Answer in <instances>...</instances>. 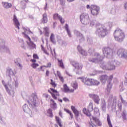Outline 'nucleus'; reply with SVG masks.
Returning a JSON list of instances; mask_svg holds the SVG:
<instances>
[{"label":"nucleus","mask_w":127,"mask_h":127,"mask_svg":"<svg viewBox=\"0 0 127 127\" xmlns=\"http://www.w3.org/2000/svg\"><path fill=\"white\" fill-rule=\"evenodd\" d=\"M95 56L97 57L95 58H89V61L90 62H92V63H98L100 64V67L102 69H105L106 70H115L116 66H119L121 63L118 61H116L113 59L111 62H109L107 64L104 63L103 60L104 59V57L102 55H100V54L96 53L94 54Z\"/></svg>","instance_id":"obj_1"},{"label":"nucleus","mask_w":127,"mask_h":127,"mask_svg":"<svg viewBox=\"0 0 127 127\" xmlns=\"http://www.w3.org/2000/svg\"><path fill=\"white\" fill-rule=\"evenodd\" d=\"M96 34L98 35L99 37H105L108 33V30L106 27L101 24H97L96 25Z\"/></svg>","instance_id":"obj_2"},{"label":"nucleus","mask_w":127,"mask_h":127,"mask_svg":"<svg viewBox=\"0 0 127 127\" xmlns=\"http://www.w3.org/2000/svg\"><path fill=\"white\" fill-rule=\"evenodd\" d=\"M114 36L115 40L119 42H122L125 39V33L121 29L117 28L114 33Z\"/></svg>","instance_id":"obj_3"},{"label":"nucleus","mask_w":127,"mask_h":127,"mask_svg":"<svg viewBox=\"0 0 127 127\" xmlns=\"http://www.w3.org/2000/svg\"><path fill=\"white\" fill-rule=\"evenodd\" d=\"M70 64L74 67V68L76 69V74L77 75H81L83 71H82V68H83V64H82L78 63L77 62H75L72 61L70 62Z\"/></svg>","instance_id":"obj_4"},{"label":"nucleus","mask_w":127,"mask_h":127,"mask_svg":"<svg viewBox=\"0 0 127 127\" xmlns=\"http://www.w3.org/2000/svg\"><path fill=\"white\" fill-rule=\"evenodd\" d=\"M103 54L105 57L110 59L114 55V50L109 47H105L102 49Z\"/></svg>","instance_id":"obj_5"},{"label":"nucleus","mask_w":127,"mask_h":127,"mask_svg":"<svg viewBox=\"0 0 127 127\" xmlns=\"http://www.w3.org/2000/svg\"><path fill=\"white\" fill-rule=\"evenodd\" d=\"M83 83H84L85 85H87V86H98V85H100V82L98 81L97 80L85 78L84 79L82 80Z\"/></svg>","instance_id":"obj_6"},{"label":"nucleus","mask_w":127,"mask_h":127,"mask_svg":"<svg viewBox=\"0 0 127 127\" xmlns=\"http://www.w3.org/2000/svg\"><path fill=\"white\" fill-rule=\"evenodd\" d=\"M30 101L32 104H30L29 101H27L28 104H29V106L32 108V109H34V108H36L37 107V96L34 94L31 98H30Z\"/></svg>","instance_id":"obj_7"},{"label":"nucleus","mask_w":127,"mask_h":127,"mask_svg":"<svg viewBox=\"0 0 127 127\" xmlns=\"http://www.w3.org/2000/svg\"><path fill=\"white\" fill-rule=\"evenodd\" d=\"M117 54L121 58L127 59V52L124 48H120L118 49Z\"/></svg>","instance_id":"obj_8"},{"label":"nucleus","mask_w":127,"mask_h":127,"mask_svg":"<svg viewBox=\"0 0 127 127\" xmlns=\"http://www.w3.org/2000/svg\"><path fill=\"white\" fill-rule=\"evenodd\" d=\"M80 19L82 24H87L89 23V15L87 13H83L80 15Z\"/></svg>","instance_id":"obj_9"},{"label":"nucleus","mask_w":127,"mask_h":127,"mask_svg":"<svg viewBox=\"0 0 127 127\" xmlns=\"http://www.w3.org/2000/svg\"><path fill=\"white\" fill-rule=\"evenodd\" d=\"M90 7L92 14L93 15H97L99 13V11H100V7L96 5H91Z\"/></svg>","instance_id":"obj_10"},{"label":"nucleus","mask_w":127,"mask_h":127,"mask_svg":"<svg viewBox=\"0 0 127 127\" xmlns=\"http://www.w3.org/2000/svg\"><path fill=\"white\" fill-rule=\"evenodd\" d=\"M100 106L103 113H106L107 110V103L105 99L102 98L101 99Z\"/></svg>","instance_id":"obj_11"},{"label":"nucleus","mask_w":127,"mask_h":127,"mask_svg":"<svg viewBox=\"0 0 127 127\" xmlns=\"http://www.w3.org/2000/svg\"><path fill=\"white\" fill-rule=\"evenodd\" d=\"M89 97L91 98V99H93L95 104H97V105L100 104V97L98 95L93 94H89Z\"/></svg>","instance_id":"obj_12"},{"label":"nucleus","mask_w":127,"mask_h":127,"mask_svg":"<svg viewBox=\"0 0 127 127\" xmlns=\"http://www.w3.org/2000/svg\"><path fill=\"white\" fill-rule=\"evenodd\" d=\"M23 110L24 113H26L27 114H28V115H29L30 117L31 118H32V112H31V111L30 110L29 108H28V105H27V104H25L23 106Z\"/></svg>","instance_id":"obj_13"},{"label":"nucleus","mask_w":127,"mask_h":127,"mask_svg":"<svg viewBox=\"0 0 127 127\" xmlns=\"http://www.w3.org/2000/svg\"><path fill=\"white\" fill-rule=\"evenodd\" d=\"M74 32V34L76 35L77 37H79L80 42H83V41L85 40V38H84L83 34H81L80 32H79V31L75 30Z\"/></svg>","instance_id":"obj_14"},{"label":"nucleus","mask_w":127,"mask_h":127,"mask_svg":"<svg viewBox=\"0 0 127 127\" xmlns=\"http://www.w3.org/2000/svg\"><path fill=\"white\" fill-rule=\"evenodd\" d=\"M6 75L8 76L10 78V81L11 80V76L14 75V72L13 70L9 67H7L6 69Z\"/></svg>","instance_id":"obj_15"},{"label":"nucleus","mask_w":127,"mask_h":127,"mask_svg":"<svg viewBox=\"0 0 127 127\" xmlns=\"http://www.w3.org/2000/svg\"><path fill=\"white\" fill-rule=\"evenodd\" d=\"M13 21L15 26H16L18 29H19V25H20V23H19V21H18V19H17V17L15 14H14L13 15Z\"/></svg>","instance_id":"obj_16"},{"label":"nucleus","mask_w":127,"mask_h":127,"mask_svg":"<svg viewBox=\"0 0 127 127\" xmlns=\"http://www.w3.org/2000/svg\"><path fill=\"white\" fill-rule=\"evenodd\" d=\"M77 50L83 56H87V52H86L85 50H83L82 47L80 46V45L77 46Z\"/></svg>","instance_id":"obj_17"},{"label":"nucleus","mask_w":127,"mask_h":127,"mask_svg":"<svg viewBox=\"0 0 127 127\" xmlns=\"http://www.w3.org/2000/svg\"><path fill=\"white\" fill-rule=\"evenodd\" d=\"M100 80L102 84H106V82L108 80V75L105 74L100 76Z\"/></svg>","instance_id":"obj_18"},{"label":"nucleus","mask_w":127,"mask_h":127,"mask_svg":"<svg viewBox=\"0 0 127 127\" xmlns=\"http://www.w3.org/2000/svg\"><path fill=\"white\" fill-rule=\"evenodd\" d=\"M71 109L73 113L74 114L76 118H78V117H79L80 115L79 111H78V110L76 108H75V106H71Z\"/></svg>","instance_id":"obj_19"},{"label":"nucleus","mask_w":127,"mask_h":127,"mask_svg":"<svg viewBox=\"0 0 127 127\" xmlns=\"http://www.w3.org/2000/svg\"><path fill=\"white\" fill-rule=\"evenodd\" d=\"M92 120L94 121V122H95L97 126L98 127H102V122H101V121H100L99 119L97 118L96 117H92Z\"/></svg>","instance_id":"obj_20"},{"label":"nucleus","mask_w":127,"mask_h":127,"mask_svg":"<svg viewBox=\"0 0 127 127\" xmlns=\"http://www.w3.org/2000/svg\"><path fill=\"white\" fill-rule=\"evenodd\" d=\"M26 36H27L28 38V40L29 41H30L29 43H27L28 45L30 47H32V48H35V47H36V45H35L34 44V43H33L32 41H31V39H30V38L29 37H28V35H26Z\"/></svg>","instance_id":"obj_21"},{"label":"nucleus","mask_w":127,"mask_h":127,"mask_svg":"<svg viewBox=\"0 0 127 127\" xmlns=\"http://www.w3.org/2000/svg\"><path fill=\"white\" fill-rule=\"evenodd\" d=\"M2 4L3 6V7H4V8H10V7H11L12 6V5L11 4V3H8L7 2H2Z\"/></svg>","instance_id":"obj_22"},{"label":"nucleus","mask_w":127,"mask_h":127,"mask_svg":"<svg viewBox=\"0 0 127 127\" xmlns=\"http://www.w3.org/2000/svg\"><path fill=\"white\" fill-rule=\"evenodd\" d=\"M69 37H72V35L71 34V31L69 29V25L67 24H65V26H64Z\"/></svg>","instance_id":"obj_23"},{"label":"nucleus","mask_w":127,"mask_h":127,"mask_svg":"<svg viewBox=\"0 0 127 127\" xmlns=\"http://www.w3.org/2000/svg\"><path fill=\"white\" fill-rule=\"evenodd\" d=\"M47 21H48V20L47 19V14H46V13H44L43 14V18L42 19V23H47Z\"/></svg>","instance_id":"obj_24"},{"label":"nucleus","mask_w":127,"mask_h":127,"mask_svg":"<svg viewBox=\"0 0 127 127\" xmlns=\"http://www.w3.org/2000/svg\"><path fill=\"white\" fill-rule=\"evenodd\" d=\"M121 116L123 118V121H127V113L126 110H124L122 113H121Z\"/></svg>","instance_id":"obj_25"},{"label":"nucleus","mask_w":127,"mask_h":127,"mask_svg":"<svg viewBox=\"0 0 127 127\" xmlns=\"http://www.w3.org/2000/svg\"><path fill=\"white\" fill-rule=\"evenodd\" d=\"M10 84V86H15L16 88L18 87V81H17V79H14L13 81H12V84L8 82V85Z\"/></svg>","instance_id":"obj_26"},{"label":"nucleus","mask_w":127,"mask_h":127,"mask_svg":"<svg viewBox=\"0 0 127 127\" xmlns=\"http://www.w3.org/2000/svg\"><path fill=\"white\" fill-rule=\"evenodd\" d=\"M50 39L52 43L53 44H56V40H55V36L54 35V34H51Z\"/></svg>","instance_id":"obj_27"},{"label":"nucleus","mask_w":127,"mask_h":127,"mask_svg":"<svg viewBox=\"0 0 127 127\" xmlns=\"http://www.w3.org/2000/svg\"><path fill=\"white\" fill-rule=\"evenodd\" d=\"M58 42L59 43L60 45H61L62 46H67V43L66 42L63 41L62 39H59L58 40Z\"/></svg>","instance_id":"obj_28"},{"label":"nucleus","mask_w":127,"mask_h":127,"mask_svg":"<svg viewBox=\"0 0 127 127\" xmlns=\"http://www.w3.org/2000/svg\"><path fill=\"white\" fill-rule=\"evenodd\" d=\"M107 120L109 127H113V125H112V122L111 121V118H110V115H109V114H107Z\"/></svg>","instance_id":"obj_29"},{"label":"nucleus","mask_w":127,"mask_h":127,"mask_svg":"<svg viewBox=\"0 0 127 127\" xmlns=\"http://www.w3.org/2000/svg\"><path fill=\"white\" fill-rule=\"evenodd\" d=\"M51 105L52 106V108L55 110L57 108V104L55 103V101L53 99H51Z\"/></svg>","instance_id":"obj_30"},{"label":"nucleus","mask_w":127,"mask_h":127,"mask_svg":"<svg viewBox=\"0 0 127 127\" xmlns=\"http://www.w3.org/2000/svg\"><path fill=\"white\" fill-rule=\"evenodd\" d=\"M113 84H112V81H108V84H107V91L108 92H110L111 89H112V87Z\"/></svg>","instance_id":"obj_31"},{"label":"nucleus","mask_w":127,"mask_h":127,"mask_svg":"<svg viewBox=\"0 0 127 127\" xmlns=\"http://www.w3.org/2000/svg\"><path fill=\"white\" fill-rule=\"evenodd\" d=\"M5 44V41L4 40L1 39H0V49H1L2 48L4 47Z\"/></svg>","instance_id":"obj_32"},{"label":"nucleus","mask_w":127,"mask_h":127,"mask_svg":"<svg viewBox=\"0 0 127 127\" xmlns=\"http://www.w3.org/2000/svg\"><path fill=\"white\" fill-rule=\"evenodd\" d=\"M44 31L45 36L49 37V29L47 27H45L44 28Z\"/></svg>","instance_id":"obj_33"},{"label":"nucleus","mask_w":127,"mask_h":127,"mask_svg":"<svg viewBox=\"0 0 127 127\" xmlns=\"http://www.w3.org/2000/svg\"><path fill=\"white\" fill-rule=\"evenodd\" d=\"M0 50H2L4 52H6V53H10L9 49L7 47H5V46H4V47L0 49Z\"/></svg>","instance_id":"obj_34"},{"label":"nucleus","mask_w":127,"mask_h":127,"mask_svg":"<svg viewBox=\"0 0 127 127\" xmlns=\"http://www.w3.org/2000/svg\"><path fill=\"white\" fill-rule=\"evenodd\" d=\"M58 63H59V65L60 66V67H61V68H64V64L63 63V61L62 60H59L58 59Z\"/></svg>","instance_id":"obj_35"},{"label":"nucleus","mask_w":127,"mask_h":127,"mask_svg":"<svg viewBox=\"0 0 127 127\" xmlns=\"http://www.w3.org/2000/svg\"><path fill=\"white\" fill-rule=\"evenodd\" d=\"M6 92L8 93V95L13 97V95H14V91H13L12 90H9V89H8V88L6 89Z\"/></svg>","instance_id":"obj_36"},{"label":"nucleus","mask_w":127,"mask_h":127,"mask_svg":"<svg viewBox=\"0 0 127 127\" xmlns=\"http://www.w3.org/2000/svg\"><path fill=\"white\" fill-rule=\"evenodd\" d=\"M51 95L52 97L53 98V99H54V100H57V97H56V96L58 97L60 96V94H59V92H58V91L56 92V94L55 93H51Z\"/></svg>","instance_id":"obj_37"},{"label":"nucleus","mask_w":127,"mask_h":127,"mask_svg":"<svg viewBox=\"0 0 127 127\" xmlns=\"http://www.w3.org/2000/svg\"><path fill=\"white\" fill-rule=\"evenodd\" d=\"M47 114H49L48 116L50 118H53V113L52 112V109H49L47 110Z\"/></svg>","instance_id":"obj_38"},{"label":"nucleus","mask_w":127,"mask_h":127,"mask_svg":"<svg viewBox=\"0 0 127 127\" xmlns=\"http://www.w3.org/2000/svg\"><path fill=\"white\" fill-rule=\"evenodd\" d=\"M64 93H68V92H70V89L67 86V84L64 85Z\"/></svg>","instance_id":"obj_39"},{"label":"nucleus","mask_w":127,"mask_h":127,"mask_svg":"<svg viewBox=\"0 0 127 127\" xmlns=\"http://www.w3.org/2000/svg\"><path fill=\"white\" fill-rule=\"evenodd\" d=\"M64 112H66L67 114H69V116H70L71 119H73V114H72V112H71V111H70V110H69L66 108H64Z\"/></svg>","instance_id":"obj_40"},{"label":"nucleus","mask_w":127,"mask_h":127,"mask_svg":"<svg viewBox=\"0 0 127 127\" xmlns=\"http://www.w3.org/2000/svg\"><path fill=\"white\" fill-rule=\"evenodd\" d=\"M88 112H93L94 108H93V104H90L87 109Z\"/></svg>","instance_id":"obj_41"},{"label":"nucleus","mask_w":127,"mask_h":127,"mask_svg":"<svg viewBox=\"0 0 127 127\" xmlns=\"http://www.w3.org/2000/svg\"><path fill=\"white\" fill-rule=\"evenodd\" d=\"M94 114L96 116H100V112L98 108H94Z\"/></svg>","instance_id":"obj_42"},{"label":"nucleus","mask_w":127,"mask_h":127,"mask_svg":"<svg viewBox=\"0 0 127 127\" xmlns=\"http://www.w3.org/2000/svg\"><path fill=\"white\" fill-rule=\"evenodd\" d=\"M72 87L73 88V89H78V84L76 82H74L71 84Z\"/></svg>","instance_id":"obj_43"},{"label":"nucleus","mask_w":127,"mask_h":127,"mask_svg":"<svg viewBox=\"0 0 127 127\" xmlns=\"http://www.w3.org/2000/svg\"><path fill=\"white\" fill-rule=\"evenodd\" d=\"M31 67L33 68V69H36V67H38L39 66V64H38L36 63H33L31 64Z\"/></svg>","instance_id":"obj_44"},{"label":"nucleus","mask_w":127,"mask_h":127,"mask_svg":"<svg viewBox=\"0 0 127 127\" xmlns=\"http://www.w3.org/2000/svg\"><path fill=\"white\" fill-rule=\"evenodd\" d=\"M19 60V59H18L15 60L14 63L16 64V65L19 66V67H21V64H19V62H18Z\"/></svg>","instance_id":"obj_45"},{"label":"nucleus","mask_w":127,"mask_h":127,"mask_svg":"<svg viewBox=\"0 0 127 127\" xmlns=\"http://www.w3.org/2000/svg\"><path fill=\"white\" fill-rule=\"evenodd\" d=\"M41 46L42 50V51H43L44 53H45V54H47V55H49V54L47 53V51H46V50H45L44 47H43L42 45H41Z\"/></svg>","instance_id":"obj_46"},{"label":"nucleus","mask_w":127,"mask_h":127,"mask_svg":"<svg viewBox=\"0 0 127 127\" xmlns=\"http://www.w3.org/2000/svg\"><path fill=\"white\" fill-rule=\"evenodd\" d=\"M59 17H61V16L59 15V14H58V13H56V14H54L53 18H54V19H56L57 18L59 19Z\"/></svg>","instance_id":"obj_47"},{"label":"nucleus","mask_w":127,"mask_h":127,"mask_svg":"<svg viewBox=\"0 0 127 127\" xmlns=\"http://www.w3.org/2000/svg\"><path fill=\"white\" fill-rule=\"evenodd\" d=\"M51 85H52V86H53V87H54V88H55V87H57V84H56V83H55V82L53 81L52 79H51Z\"/></svg>","instance_id":"obj_48"},{"label":"nucleus","mask_w":127,"mask_h":127,"mask_svg":"<svg viewBox=\"0 0 127 127\" xmlns=\"http://www.w3.org/2000/svg\"><path fill=\"white\" fill-rule=\"evenodd\" d=\"M95 24H96V20H93L90 21V25L91 26H94V25H95Z\"/></svg>","instance_id":"obj_49"},{"label":"nucleus","mask_w":127,"mask_h":127,"mask_svg":"<svg viewBox=\"0 0 127 127\" xmlns=\"http://www.w3.org/2000/svg\"><path fill=\"white\" fill-rule=\"evenodd\" d=\"M23 29L24 30L25 32H26V31H28L29 33H32V32H31V31H30V29L28 28H23Z\"/></svg>","instance_id":"obj_50"},{"label":"nucleus","mask_w":127,"mask_h":127,"mask_svg":"<svg viewBox=\"0 0 127 127\" xmlns=\"http://www.w3.org/2000/svg\"><path fill=\"white\" fill-rule=\"evenodd\" d=\"M60 2L61 5H65V0H60Z\"/></svg>","instance_id":"obj_51"},{"label":"nucleus","mask_w":127,"mask_h":127,"mask_svg":"<svg viewBox=\"0 0 127 127\" xmlns=\"http://www.w3.org/2000/svg\"><path fill=\"white\" fill-rule=\"evenodd\" d=\"M0 124H1V125H5V122H4V121H3L1 116H0Z\"/></svg>","instance_id":"obj_52"},{"label":"nucleus","mask_w":127,"mask_h":127,"mask_svg":"<svg viewBox=\"0 0 127 127\" xmlns=\"http://www.w3.org/2000/svg\"><path fill=\"white\" fill-rule=\"evenodd\" d=\"M59 19L60 22L62 23V24H63V23H64V22H65V21L64 20V19H63V18H62V16L59 17Z\"/></svg>","instance_id":"obj_53"},{"label":"nucleus","mask_w":127,"mask_h":127,"mask_svg":"<svg viewBox=\"0 0 127 127\" xmlns=\"http://www.w3.org/2000/svg\"><path fill=\"white\" fill-rule=\"evenodd\" d=\"M113 105H116V104H117V97H114L113 98Z\"/></svg>","instance_id":"obj_54"},{"label":"nucleus","mask_w":127,"mask_h":127,"mask_svg":"<svg viewBox=\"0 0 127 127\" xmlns=\"http://www.w3.org/2000/svg\"><path fill=\"white\" fill-rule=\"evenodd\" d=\"M2 83L3 85V86H4L5 89H6L8 87H7V85H6L5 84V82H4V80H2Z\"/></svg>","instance_id":"obj_55"},{"label":"nucleus","mask_w":127,"mask_h":127,"mask_svg":"<svg viewBox=\"0 0 127 127\" xmlns=\"http://www.w3.org/2000/svg\"><path fill=\"white\" fill-rule=\"evenodd\" d=\"M50 90L53 92V93H52V94H56L58 92L57 90H56L53 88H50Z\"/></svg>","instance_id":"obj_56"},{"label":"nucleus","mask_w":127,"mask_h":127,"mask_svg":"<svg viewBox=\"0 0 127 127\" xmlns=\"http://www.w3.org/2000/svg\"><path fill=\"white\" fill-rule=\"evenodd\" d=\"M124 85H125V86H127V75H126L125 78Z\"/></svg>","instance_id":"obj_57"},{"label":"nucleus","mask_w":127,"mask_h":127,"mask_svg":"<svg viewBox=\"0 0 127 127\" xmlns=\"http://www.w3.org/2000/svg\"><path fill=\"white\" fill-rule=\"evenodd\" d=\"M118 106L119 111H122V103H118Z\"/></svg>","instance_id":"obj_58"},{"label":"nucleus","mask_w":127,"mask_h":127,"mask_svg":"<svg viewBox=\"0 0 127 127\" xmlns=\"http://www.w3.org/2000/svg\"><path fill=\"white\" fill-rule=\"evenodd\" d=\"M56 121L57 123H59V122H61V119H60V118H59V117L56 116Z\"/></svg>","instance_id":"obj_59"},{"label":"nucleus","mask_w":127,"mask_h":127,"mask_svg":"<svg viewBox=\"0 0 127 127\" xmlns=\"http://www.w3.org/2000/svg\"><path fill=\"white\" fill-rule=\"evenodd\" d=\"M120 92H123L124 90H125V88H124V86H123V85L120 86Z\"/></svg>","instance_id":"obj_60"},{"label":"nucleus","mask_w":127,"mask_h":127,"mask_svg":"<svg viewBox=\"0 0 127 127\" xmlns=\"http://www.w3.org/2000/svg\"><path fill=\"white\" fill-rule=\"evenodd\" d=\"M33 58H34V59H39V57H38V56L37 55V54H34Z\"/></svg>","instance_id":"obj_61"},{"label":"nucleus","mask_w":127,"mask_h":127,"mask_svg":"<svg viewBox=\"0 0 127 127\" xmlns=\"http://www.w3.org/2000/svg\"><path fill=\"white\" fill-rule=\"evenodd\" d=\"M91 112L88 111V112H86V115L87 116V117H91L92 116V114H91Z\"/></svg>","instance_id":"obj_62"},{"label":"nucleus","mask_w":127,"mask_h":127,"mask_svg":"<svg viewBox=\"0 0 127 127\" xmlns=\"http://www.w3.org/2000/svg\"><path fill=\"white\" fill-rule=\"evenodd\" d=\"M122 104H123L124 105H125L126 106H127V102L125 100H122Z\"/></svg>","instance_id":"obj_63"},{"label":"nucleus","mask_w":127,"mask_h":127,"mask_svg":"<svg viewBox=\"0 0 127 127\" xmlns=\"http://www.w3.org/2000/svg\"><path fill=\"white\" fill-rule=\"evenodd\" d=\"M45 67H46V68H50L51 67V63H49L48 64H47V65H45Z\"/></svg>","instance_id":"obj_64"}]
</instances>
